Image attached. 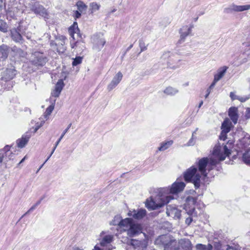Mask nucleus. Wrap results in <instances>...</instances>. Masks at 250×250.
I'll return each mask as SVG.
<instances>
[{"mask_svg": "<svg viewBox=\"0 0 250 250\" xmlns=\"http://www.w3.org/2000/svg\"><path fill=\"white\" fill-rule=\"evenodd\" d=\"M156 244H162L164 250H178L179 247L176 240L172 239L169 236H160L155 241Z\"/></svg>", "mask_w": 250, "mask_h": 250, "instance_id": "4", "label": "nucleus"}, {"mask_svg": "<svg viewBox=\"0 0 250 250\" xmlns=\"http://www.w3.org/2000/svg\"><path fill=\"white\" fill-rule=\"evenodd\" d=\"M226 250H240L236 247L228 246Z\"/></svg>", "mask_w": 250, "mask_h": 250, "instance_id": "48", "label": "nucleus"}, {"mask_svg": "<svg viewBox=\"0 0 250 250\" xmlns=\"http://www.w3.org/2000/svg\"><path fill=\"white\" fill-rule=\"evenodd\" d=\"M42 125V124H41L40 125H36V128L35 129V131L36 132Z\"/></svg>", "mask_w": 250, "mask_h": 250, "instance_id": "53", "label": "nucleus"}, {"mask_svg": "<svg viewBox=\"0 0 250 250\" xmlns=\"http://www.w3.org/2000/svg\"><path fill=\"white\" fill-rule=\"evenodd\" d=\"M222 135L224 134L225 138L223 139V140H225L227 138V133L229 132L230 131V126L229 125V121L227 120H225L222 124Z\"/></svg>", "mask_w": 250, "mask_h": 250, "instance_id": "28", "label": "nucleus"}, {"mask_svg": "<svg viewBox=\"0 0 250 250\" xmlns=\"http://www.w3.org/2000/svg\"><path fill=\"white\" fill-rule=\"evenodd\" d=\"M16 74L14 67L10 65L1 73V80L7 82L13 79Z\"/></svg>", "mask_w": 250, "mask_h": 250, "instance_id": "10", "label": "nucleus"}, {"mask_svg": "<svg viewBox=\"0 0 250 250\" xmlns=\"http://www.w3.org/2000/svg\"><path fill=\"white\" fill-rule=\"evenodd\" d=\"M8 47L6 45L0 46V61H4L8 56Z\"/></svg>", "mask_w": 250, "mask_h": 250, "instance_id": "25", "label": "nucleus"}, {"mask_svg": "<svg viewBox=\"0 0 250 250\" xmlns=\"http://www.w3.org/2000/svg\"><path fill=\"white\" fill-rule=\"evenodd\" d=\"M215 84H216V83L213 81V82L210 84V85L209 86V87L207 89V91H206L207 93H206V95L205 96V98H207L208 97V95H209L210 93L211 92V89L214 87Z\"/></svg>", "mask_w": 250, "mask_h": 250, "instance_id": "41", "label": "nucleus"}, {"mask_svg": "<svg viewBox=\"0 0 250 250\" xmlns=\"http://www.w3.org/2000/svg\"><path fill=\"white\" fill-rule=\"evenodd\" d=\"M130 245L134 249L139 250H144L147 246L146 243L145 241H139L136 239H131Z\"/></svg>", "mask_w": 250, "mask_h": 250, "instance_id": "15", "label": "nucleus"}, {"mask_svg": "<svg viewBox=\"0 0 250 250\" xmlns=\"http://www.w3.org/2000/svg\"><path fill=\"white\" fill-rule=\"evenodd\" d=\"M224 154L220 152L218 147H215L213 151V155L216 158L204 157L199 159L196 163L198 169L195 166H192L184 173L185 180L188 182L192 183L196 189L200 186L201 176L204 177L207 176L208 172L213 168L219 161L225 159L227 156L230 154V150L227 146H223Z\"/></svg>", "mask_w": 250, "mask_h": 250, "instance_id": "1", "label": "nucleus"}, {"mask_svg": "<svg viewBox=\"0 0 250 250\" xmlns=\"http://www.w3.org/2000/svg\"><path fill=\"white\" fill-rule=\"evenodd\" d=\"M78 63H72V65H73V66H76Z\"/></svg>", "mask_w": 250, "mask_h": 250, "instance_id": "58", "label": "nucleus"}, {"mask_svg": "<svg viewBox=\"0 0 250 250\" xmlns=\"http://www.w3.org/2000/svg\"><path fill=\"white\" fill-rule=\"evenodd\" d=\"M122 223L125 224L124 229L126 231L127 235L130 237H135L142 233L143 228L140 224L135 223L132 218H127Z\"/></svg>", "mask_w": 250, "mask_h": 250, "instance_id": "3", "label": "nucleus"}, {"mask_svg": "<svg viewBox=\"0 0 250 250\" xmlns=\"http://www.w3.org/2000/svg\"><path fill=\"white\" fill-rule=\"evenodd\" d=\"M0 2L2 3V0H0Z\"/></svg>", "mask_w": 250, "mask_h": 250, "instance_id": "61", "label": "nucleus"}, {"mask_svg": "<svg viewBox=\"0 0 250 250\" xmlns=\"http://www.w3.org/2000/svg\"><path fill=\"white\" fill-rule=\"evenodd\" d=\"M33 56L34 58L33 62H44L48 61L47 58L44 56L43 54L39 52H35Z\"/></svg>", "mask_w": 250, "mask_h": 250, "instance_id": "21", "label": "nucleus"}, {"mask_svg": "<svg viewBox=\"0 0 250 250\" xmlns=\"http://www.w3.org/2000/svg\"><path fill=\"white\" fill-rule=\"evenodd\" d=\"M250 9V4H247L244 5H237L234 4L230 5L228 7L224 9V12L225 13H231L233 12H239L244 11H247Z\"/></svg>", "mask_w": 250, "mask_h": 250, "instance_id": "8", "label": "nucleus"}, {"mask_svg": "<svg viewBox=\"0 0 250 250\" xmlns=\"http://www.w3.org/2000/svg\"><path fill=\"white\" fill-rule=\"evenodd\" d=\"M42 166H41V167H40V169H41V167H42Z\"/></svg>", "mask_w": 250, "mask_h": 250, "instance_id": "63", "label": "nucleus"}, {"mask_svg": "<svg viewBox=\"0 0 250 250\" xmlns=\"http://www.w3.org/2000/svg\"><path fill=\"white\" fill-rule=\"evenodd\" d=\"M166 213L168 216L174 219H180L181 215V210L177 208L175 205H167Z\"/></svg>", "mask_w": 250, "mask_h": 250, "instance_id": "9", "label": "nucleus"}, {"mask_svg": "<svg viewBox=\"0 0 250 250\" xmlns=\"http://www.w3.org/2000/svg\"><path fill=\"white\" fill-rule=\"evenodd\" d=\"M36 208H37V206L35 205H34L33 206H32L29 208V209L22 215V217H23L24 216L26 215V214H28L29 213L32 212V211H33Z\"/></svg>", "mask_w": 250, "mask_h": 250, "instance_id": "45", "label": "nucleus"}, {"mask_svg": "<svg viewBox=\"0 0 250 250\" xmlns=\"http://www.w3.org/2000/svg\"><path fill=\"white\" fill-rule=\"evenodd\" d=\"M26 159V156H25L23 158H22L21 159V160L20 162V163L18 164V165H20L22 163H23L24 162V161Z\"/></svg>", "mask_w": 250, "mask_h": 250, "instance_id": "55", "label": "nucleus"}, {"mask_svg": "<svg viewBox=\"0 0 250 250\" xmlns=\"http://www.w3.org/2000/svg\"><path fill=\"white\" fill-rule=\"evenodd\" d=\"M54 104H55V103L51 104L49 107H48L46 108L45 112L44 113L45 116L46 117L50 115L51 114V113H52V111L53 110V109L54 108Z\"/></svg>", "mask_w": 250, "mask_h": 250, "instance_id": "39", "label": "nucleus"}, {"mask_svg": "<svg viewBox=\"0 0 250 250\" xmlns=\"http://www.w3.org/2000/svg\"><path fill=\"white\" fill-rule=\"evenodd\" d=\"M29 137H22L21 139H19L17 141V144L19 147L22 148L27 143L29 140Z\"/></svg>", "mask_w": 250, "mask_h": 250, "instance_id": "32", "label": "nucleus"}, {"mask_svg": "<svg viewBox=\"0 0 250 250\" xmlns=\"http://www.w3.org/2000/svg\"><path fill=\"white\" fill-rule=\"evenodd\" d=\"M79 31L77 23L76 22H74L68 29L69 34L74 40L78 41L79 39L81 38Z\"/></svg>", "mask_w": 250, "mask_h": 250, "instance_id": "13", "label": "nucleus"}, {"mask_svg": "<svg viewBox=\"0 0 250 250\" xmlns=\"http://www.w3.org/2000/svg\"><path fill=\"white\" fill-rule=\"evenodd\" d=\"M123 78V74L121 72H118L113 77L112 80L107 85V89L110 91L113 89L120 83Z\"/></svg>", "mask_w": 250, "mask_h": 250, "instance_id": "12", "label": "nucleus"}, {"mask_svg": "<svg viewBox=\"0 0 250 250\" xmlns=\"http://www.w3.org/2000/svg\"><path fill=\"white\" fill-rule=\"evenodd\" d=\"M42 166H41V167H40V169H41V167H42Z\"/></svg>", "mask_w": 250, "mask_h": 250, "instance_id": "62", "label": "nucleus"}, {"mask_svg": "<svg viewBox=\"0 0 250 250\" xmlns=\"http://www.w3.org/2000/svg\"><path fill=\"white\" fill-rule=\"evenodd\" d=\"M173 143L172 141H168L166 143L162 144L161 146L159 147L160 151H164L168 148Z\"/></svg>", "mask_w": 250, "mask_h": 250, "instance_id": "35", "label": "nucleus"}, {"mask_svg": "<svg viewBox=\"0 0 250 250\" xmlns=\"http://www.w3.org/2000/svg\"><path fill=\"white\" fill-rule=\"evenodd\" d=\"M203 101H201V102L199 104L198 107H199V108L201 107V106L203 105Z\"/></svg>", "mask_w": 250, "mask_h": 250, "instance_id": "57", "label": "nucleus"}, {"mask_svg": "<svg viewBox=\"0 0 250 250\" xmlns=\"http://www.w3.org/2000/svg\"><path fill=\"white\" fill-rule=\"evenodd\" d=\"M76 5L77 6L78 11H79L80 12L83 13V12L86 11L87 6L83 2L79 1L77 2Z\"/></svg>", "mask_w": 250, "mask_h": 250, "instance_id": "33", "label": "nucleus"}, {"mask_svg": "<svg viewBox=\"0 0 250 250\" xmlns=\"http://www.w3.org/2000/svg\"><path fill=\"white\" fill-rule=\"evenodd\" d=\"M163 92L167 96H173L179 92V90L176 88L169 86L167 87Z\"/></svg>", "mask_w": 250, "mask_h": 250, "instance_id": "27", "label": "nucleus"}, {"mask_svg": "<svg viewBox=\"0 0 250 250\" xmlns=\"http://www.w3.org/2000/svg\"><path fill=\"white\" fill-rule=\"evenodd\" d=\"M228 67L227 66H223L219 69L218 71L217 74L214 75L213 82L216 83L219 81L224 75L226 73Z\"/></svg>", "mask_w": 250, "mask_h": 250, "instance_id": "26", "label": "nucleus"}, {"mask_svg": "<svg viewBox=\"0 0 250 250\" xmlns=\"http://www.w3.org/2000/svg\"><path fill=\"white\" fill-rule=\"evenodd\" d=\"M225 135L224 134L222 135V131L221 132V135L220 136V139L221 140H223V139L225 138Z\"/></svg>", "mask_w": 250, "mask_h": 250, "instance_id": "54", "label": "nucleus"}, {"mask_svg": "<svg viewBox=\"0 0 250 250\" xmlns=\"http://www.w3.org/2000/svg\"><path fill=\"white\" fill-rule=\"evenodd\" d=\"M4 154H5L6 156H8L9 159H11L13 156L12 152L9 150V146H6L4 149L0 150V164L2 163V160L4 158Z\"/></svg>", "mask_w": 250, "mask_h": 250, "instance_id": "23", "label": "nucleus"}, {"mask_svg": "<svg viewBox=\"0 0 250 250\" xmlns=\"http://www.w3.org/2000/svg\"><path fill=\"white\" fill-rule=\"evenodd\" d=\"M133 47V44H130L126 49L125 51L124 52L123 55L126 53V52L128 51L132 47Z\"/></svg>", "mask_w": 250, "mask_h": 250, "instance_id": "51", "label": "nucleus"}, {"mask_svg": "<svg viewBox=\"0 0 250 250\" xmlns=\"http://www.w3.org/2000/svg\"><path fill=\"white\" fill-rule=\"evenodd\" d=\"M93 250H106V248H105V250L102 249L100 248L97 245L94 246V249Z\"/></svg>", "mask_w": 250, "mask_h": 250, "instance_id": "50", "label": "nucleus"}, {"mask_svg": "<svg viewBox=\"0 0 250 250\" xmlns=\"http://www.w3.org/2000/svg\"><path fill=\"white\" fill-rule=\"evenodd\" d=\"M179 244L183 250H191L192 249L191 243L188 239H181Z\"/></svg>", "mask_w": 250, "mask_h": 250, "instance_id": "20", "label": "nucleus"}, {"mask_svg": "<svg viewBox=\"0 0 250 250\" xmlns=\"http://www.w3.org/2000/svg\"><path fill=\"white\" fill-rule=\"evenodd\" d=\"M213 246L216 250H220L221 248V244L219 242H215L213 244Z\"/></svg>", "mask_w": 250, "mask_h": 250, "instance_id": "43", "label": "nucleus"}, {"mask_svg": "<svg viewBox=\"0 0 250 250\" xmlns=\"http://www.w3.org/2000/svg\"><path fill=\"white\" fill-rule=\"evenodd\" d=\"M100 5L96 2H92L90 4V7L91 9V13H93L97 10H98L100 8Z\"/></svg>", "mask_w": 250, "mask_h": 250, "instance_id": "38", "label": "nucleus"}, {"mask_svg": "<svg viewBox=\"0 0 250 250\" xmlns=\"http://www.w3.org/2000/svg\"><path fill=\"white\" fill-rule=\"evenodd\" d=\"M91 40L93 44V47L96 50H99L102 49L105 43L104 34L102 33L94 34L92 37Z\"/></svg>", "mask_w": 250, "mask_h": 250, "instance_id": "7", "label": "nucleus"}, {"mask_svg": "<svg viewBox=\"0 0 250 250\" xmlns=\"http://www.w3.org/2000/svg\"><path fill=\"white\" fill-rule=\"evenodd\" d=\"M146 211L144 208H137L129 210L127 215L136 220H140L146 216Z\"/></svg>", "mask_w": 250, "mask_h": 250, "instance_id": "11", "label": "nucleus"}, {"mask_svg": "<svg viewBox=\"0 0 250 250\" xmlns=\"http://www.w3.org/2000/svg\"><path fill=\"white\" fill-rule=\"evenodd\" d=\"M236 98H237V100H238L241 102L243 103V102H245L246 101H247L248 99H250V96H246L245 97H240V96H238V97H236Z\"/></svg>", "mask_w": 250, "mask_h": 250, "instance_id": "42", "label": "nucleus"}, {"mask_svg": "<svg viewBox=\"0 0 250 250\" xmlns=\"http://www.w3.org/2000/svg\"><path fill=\"white\" fill-rule=\"evenodd\" d=\"M124 219H121V218L119 216H116L114 218V219L110 222V225H118L121 227H124L125 224L122 223V222Z\"/></svg>", "mask_w": 250, "mask_h": 250, "instance_id": "30", "label": "nucleus"}, {"mask_svg": "<svg viewBox=\"0 0 250 250\" xmlns=\"http://www.w3.org/2000/svg\"><path fill=\"white\" fill-rule=\"evenodd\" d=\"M195 248L197 250H212L213 246L210 244H208L207 245L202 244H197Z\"/></svg>", "mask_w": 250, "mask_h": 250, "instance_id": "31", "label": "nucleus"}, {"mask_svg": "<svg viewBox=\"0 0 250 250\" xmlns=\"http://www.w3.org/2000/svg\"><path fill=\"white\" fill-rule=\"evenodd\" d=\"M238 110L236 107H231L229 110V116L234 124H236L238 120Z\"/></svg>", "mask_w": 250, "mask_h": 250, "instance_id": "19", "label": "nucleus"}, {"mask_svg": "<svg viewBox=\"0 0 250 250\" xmlns=\"http://www.w3.org/2000/svg\"><path fill=\"white\" fill-rule=\"evenodd\" d=\"M64 86V83L62 79H60L55 85V89L52 92V96L58 97Z\"/></svg>", "mask_w": 250, "mask_h": 250, "instance_id": "17", "label": "nucleus"}, {"mask_svg": "<svg viewBox=\"0 0 250 250\" xmlns=\"http://www.w3.org/2000/svg\"><path fill=\"white\" fill-rule=\"evenodd\" d=\"M81 12H80L79 11H76L75 12V18H79L81 17Z\"/></svg>", "mask_w": 250, "mask_h": 250, "instance_id": "49", "label": "nucleus"}, {"mask_svg": "<svg viewBox=\"0 0 250 250\" xmlns=\"http://www.w3.org/2000/svg\"><path fill=\"white\" fill-rule=\"evenodd\" d=\"M242 159L245 164L250 166V150L243 154Z\"/></svg>", "mask_w": 250, "mask_h": 250, "instance_id": "34", "label": "nucleus"}, {"mask_svg": "<svg viewBox=\"0 0 250 250\" xmlns=\"http://www.w3.org/2000/svg\"><path fill=\"white\" fill-rule=\"evenodd\" d=\"M238 97V96H236L233 92H231L230 93V97L231 98L232 100L237 99L236 97Z\"/></svg>", "mask_w": 250, "mask_h": 250, "instance_id": "47", "label": "nucleus"}, {"mask_svg": "<svg viewBox=\"0 0 250 250\" xmlns=\"http://www.w3.org/2000/svg\"><path fill=\"white\" fill-rule=\"evenodd\" d=\"M10 32L11 37L15 42H19L22 40L21 35L16 28L12 29Z\"/></svg>", "mask_w": 250, "mask_h": 250, "instance_id": "24", "label": "nucleus"}, {"mask_svg": "<svg viewBox=\"0 0 250 250\" xmlns=\"http://www.w3.org/2000/svg\"><path fill=\"white\" fill-rule=\"evenodd\" d=\"M43 199V197L41 198L40 200L37 202V203L35 204L37 207L39 206L42 201V200Z\"/></svg>", "mask_w": 250, "mask_h": 250, "instance_id": "52", "label": "nucleus"}, {"mask_svg": "<svg viewBox=\"0 0 250 250\" xmlns=\"http://www.w3.org/2000/svg\"><path fill=\"white\" fill-rule=\"evenodd\" d=\"M147 45L142 40L139 41V48L134 50V53L131 55L132 58H136L142 52L147 49Z\"/></svg>", "mask_w": 250, "mask_h": 250, "instance_id": "16", "label": "nucleus"}, {"mask_svg": "<svg viewBox=\"0 0 250 250\" xmlns=\"http://www.w3.org/2000/svg\"><path fill=\"white\" fill-rule=\"evenodd\" d=\"M186 210L187 212L188 216L186 217L185 223L187 225H189L193 221V217L196 216V213L195 212V208L194 207H191L189 210H188L187 207L186 206Z\"/></svg>", "mask_w": 250, "mask_h": 250, "instance_id": "18", "label": "nucleus"}, {"mask_svg": "<svg viewBox=\"0 0 250 250\" xmlns=\"http://www.w3.org/2000/svg\"><path fill=\"white\" fill-rule=\"evenodd\" d=\"M192 26L186 25L183 26L180 30V39L179 40L178 42L181 43L184 42L185 39L188 35H189L191 32Z\"/></svg>", "mask_w": 250, "mask_h": 250, "instance_id": "14", "label": "nucleus"}, {"mask_svg": "<svg viewBox=\"0 0 250 250\" xmlns=\"http://www.w3.org/2000/svg\"><path fill=\"white\" fill-rule=\"evenodd\" d=\"M196 202V198L189 196L186 198V203L187 205L193 206Z\"/></svg>", "mask_w": 250, "mask_h": 250, "instance_id": "37", "label": "nucleus"}, {"mask_svg": "<svg viewBox=\"0 0 250 250\" xmlns=\"http://www.w3.org/2000/svg\"><path fill=\"white\" fill-rule=\"evenodd\" d=\"M186 184L183 182H174L169 188H162L159 190L158 194L154 197L152 196L146 202V206L148 209L154 210L167 204L173 198L171 195H167L166 192L169 191L172 194H176L183 190Z\"/></svg>", "mask_w": 250, "mask_h": 250, "instance_id": "2", "label": "nucleus"}, {"mask_svg": "<svg viewBox=\"0 0 250 250\" xmlns=\"http://www.w3.org/2000/svg\"><path fill=\"white\" fill-rule=\"evenodd\" d=\"M83 57H81V56L76 57L75 59H73L74 60L72 62H75V63L81 62L83 61Z\"/></svg>", "mask_w": 250, "mask_h": 250, "instance_id": "44", "label": "nucleus"}, {"mask_svg": "<svg viewBox=\"0 0 250 250\" xmlns=\"http://www.w3.org/2000/svg\"><path fill=\"white\" fill-rule=\"evenodd\" d=\"M66 38L62 35H58L55 41H51L50 44L52 48L56 49L59 54H63L66 50L65 42Z\"/></svg>", "mask_w": 250, "mask_h": 250, "instance_id": "6", "label": "nucleus"}, {"mask_svg": "<svg viewBox=\"0 0 250 250\" xmlns=\"http://www.w3.org/2000/svg\"><path fill=\"white\" fill-rule=\"evenodd\" d=\"M8 30V25L3 20L0 19V31L5 33Z\"/></svg>", "mask_w": 250, "mask_h": 250, "instance_id": "36", "label": "nucleus"}, {"mask_svg": "<svg viewBox=\"0 0 250 250\" xmlns=\"http://www.w3.org/2000/svg\"><path fill=\"white\" fill-rule=\"evenodd\" d=\"M33 10L35 13L39 14L44 18H46L47 16L46 11L42 6L39 5L38 7L33 8Z\"/></svg>", "mask_w": 250, "mask_h": 250, "instance_id": "29", "label": "nucleus"}, {"mask_svg": "<svg viewBox=\"0 0 250 250\" xmlns=\"http://www.w3.org/2000/svg\"><path fill=\"white\" fill-rule=\"evenodd\" d=\"M71 125H72L71 123L69 124L68 125L67 127L63 131V132H62V134L61 135V136H60V138L58 139V140L55 143V146L54 147V148H53V149L51 154L48 156V157L47 158V159H46V160L45 161L44 163L49 160V159L50 158L51 155L53 154V153H54L55 150L56 149V147H57V146L59 144L60 142L61 141L62 139L63 138V137H64L65 134L67 132V131H68L69 128L71 127Z\"/></svg>", "mask_w": 250, "mask_h": 250, "instance_id": "22", "label": "nucleus"}, {"mask_svg": "<svg viewBox=\"0 0 250 250\" xmlns=\"http://www.w3.org/2000/svg\"><path fill=\"white\" fill-rule=\"evenodd\" d=\"M172 56V53L170 51L165 52L161 56L162 61H165L170 58Z\"/></svg>", "mask_w": 250, "mask_h": 250, "instance_id": "40", "label": "nucleus"}, {"mask_svg": "<svg viewBox=\"0 0 250 250\" xmlns=\"http://www.w3.org/2000/svg\"><path fill=\"white\" fill-rule=\"evenodd\" d=\"M193 135H192V138L189 140V141L187 143V146H193L194 145L195 141L193 139Z\"/></svg>", "mask_w": 250, "mask_h": 250, "instance_id": "46", "label": "nucleus"}, {"mask_svg": "<svg viewBox=\"0 0 250 250\" xmlns=\"http://www.w3.org/2000/svg\"><path fill=\"white\" fill-rule=\"evenodd\" d=\"M114 235L108 234L104 231H102L99 235V245L101 247L106 248V250H112L115 248L111 244L114 241Z\"/></svg>", "mask_w": 250, "mask_h": 250, "instance_id": "5", "label": "nucleus"}, {"mask_svg": "<svg viewBox=\"0 0 250 250\" xmlns=\"http://www.w3.org/2000/svg\"><path fill=\"white\" fill-rule=\"evenodd\" d=\"M5 157V159H6V157L7 156H6L5 155V154H4V158ZM6 161H7V160H6Z\"/></svg>", "mask_w": 250, "mask_h": 250, "instance_id": "59", "label": "nucleus"}, {"mask_svg": "<svg viewBox=\"0 0 250 250\" xmlns=\"http://www.w3.org/2000/svg\"><path fill=\"white\" fill-rule=\"evenodd\" d=\"M198 20V17L195 19V21H196Z\"/></svg>", "mask_w": 250, "mask_h": 250, "instance_id": "60", "label": "nucleus"}, {"mask_svg": "<svg viewBox=\"0 0 250 250\" xmlns=\"http://www.w3.org/2000/svg\"><path fill=\"white\" fill-rule=\"evenodd\" d=\"M72 250H83V249H80L78 247H74L73 248Z\"/></svg>", "mask_w": 250, "mask_h": 250, "instance_id": "56", "label": "nucleus"}]
</instances>
